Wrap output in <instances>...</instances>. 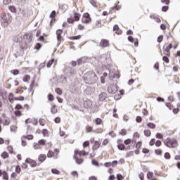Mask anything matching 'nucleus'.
Returning <instances> with one entry per match:
<instances>
[{"label":"nucleus","instance_id":"1","mask_svg":"<svg viewBox=\"0 0 180 180\" xmlns=\"http://www.w3.org/2000/svg\"><path fill=\"white\" fill-rule=\"evenodd\" d=\"M84 81L88 85H92V84H96L98 77L94 71H89L84 75Z\"/></svg>","mask_w":180,"mask_h":180},{"label":"nucleus","instance_id":"2","mask_svg":"<svg viewBox=\"0 0 180 180\" xmlns=\"http://www.w3.org/2000/svg\"><path fill=\"white\" fill-rule=\"evenodd\" d=\"M165 146H167V147H169V148H174L176 147V140L174 139H169L167 138L166 140L164 141Z\"/></svg>","mask_w":180,"mask_h":180},{"label":"nucleus","instance_id":"3","mask_svg":"<svg viewBox=\"0 0 180 180\" xmlns=\"http://www.w3.org/2000/svg\"><path fill=\"white\" fill-rule=\"evenodd\" d=\"M96 61L98 63V70H102L103 65H105V63H106V57L105 56H101L100 57L96 58Z\"/></svg>","mask_w":180,"mask_h":180},{"label":"nucleus","instance_id":"4","mask_svg":"<svg viewBox=\"0 0 180 180\" xmlns=\"http://www.w3.org/2000/svg\"><path fill=\"white\" fill-rule=\"evenodd\" d=\"M108 92L109 94H111L112 95L116 94V92H117V84H109L108 87Z\"/></svg>","mask_w":180,"mask_h":180},{"label":"nucleus","instance_id":"5","mask_svg":"<svg viewBox=\"0 0 180 180\" xmlns=\"http://www.w3.org/2000/svg\"><path fill=\"white\" fill-rule=\"evenodd\" d=\"M91 15H89V13H84L83 18L82 19V23L88 24L91 22Z\"/></svg>","mask_w":180,"mask_h":180},{"label":"nucleus","instance_id":"6","mask_svg":"<svg viewBox=\"0 0 180 180\" xmlns=\"http://www.w3.org/2000/svg\"><path fill=\"white\" fill-rule=\"evenodd\" d=\"M74 69H72L71 67H68L65 69V74L68 75V77H72L74 75Z\"/></svg>","mask_w":180,"mask_h":180},{"label":"nucleus","instance_id":"7","mask_svg":"<svg viewBox=\"0 0 180 180\" xmlns=\"http://www.w3.org/2000/svg\"><path fill=\"white\" fill-rule=\"evenodd\" d=\"M25 162H27V164H30V166L34 168V167L37 166V163H36V161L30 159V158H27L25 160Z\"/></svg>","mask_w":180,"mask_h":180},{"label":"nucleus","instance_id":"8","mask_svg":"<svg viewBox=\"0 0 180 180\" xmlns=\"http://www.w3.org/2000/svg\"><path fill=\"white\" fill-rule=\"evenodd\" d=\"M100 47H109V41L108 39H102L99 44Z\"/></svg>","mask_w":180,"mask_h":180},{"label":"nucleus","instance_id":"9","mask_svg":"<svg viewBox=\"0 0 180 180\" xmlns=\"http://www.w3.org/2000/svg\"><path fill=\"white\" fill-rule=\"evenodd\" d=\"M85 92L86 94V95H92L94 94V92H95V89L91 86H88Z\"/></svg>","mask_w":180,"mask_h":180},{"label":"nucleus","instance_id":"10","mask_svg":"<svg viewBox=\"0 0 180 180\" xmlns=\"http://www.w3.org/2000/svg\"><path fill=\"white\" fill-rule=\"evenodd\" d=\"M86 60H88V58L86 56H84L79 59L77 60V64L78 65H81V64H83L84 63H86Z\"/></svg>","mask_w":180,"mask_h":180},{"label":"nucleus","instance_id":"11","mask_svg":"<svg viewBox=\"0 0 180 180\" xmlns=\"http://www.w3.org/2000/svg\"><path fill=\"white\" fill-rule=\"evenodd\" d=\"M98 98H99V101H101V102H103V101H105V99H106V98H108V96L106 95V93L103 92L98 96Z\"/></svg>","mask_w":180,"mask_h":180},{"label":"nucleus","instance_id":"12","mask_svg":"<svg viewBox=\"0 0 180 180\" xmlns=\"http://www.w3.org/2000/svg\"><path fill=\"white\" fill-rule=\"evenodd\" d=\"M113 31L115 32L116 34H122V30H120L117 25H114Z\"/></svg>","mask_w":180,"mask_h":180},{"label":"nucleus","instance_id":"13","mask_svg":"<svg viewBox=\"0 0 180 180\" xmlns=\"http://www.w3.org/2000/svg\"><path fill=\"white\" fill-rule=\"evenodd\" d=\"M74 160H75L76 164H78L79 165H81L82 162H84V159L82 158H78L76 155L73 156Z\"/></svg>","mask_w":180,"mask_h":180},{"label":"nucleus","instance_id":"14","mask_svg":"<svg viewBox=\"0 0 180 180\" xmlns=\"http://www.w3.org/2000/svg\"><path fill=\"white\" fill-rule=\"evenodd\" d=\"M56 34H57V40L58 41H60V40H61V34H63V30H58L56 31Z\"/></svg>","mask_w":180,"mask_h":180},{"label":"nucleus","instance_id":"15","mask_svg":"<svg viewBox=\"0 0 180 180\" xmlns=\"http://www.w3.org/2000/svg\"><path fill=\"white\" fill-rule=\"evenodd\" d=\"M3 20L1 21L2 26H4V27H6L8 25H9V20L5 19V18H2Z\"/></svg>","mask_w":180,"mask_h":180},{"label":"nucleus","instance_id":"16","mask_svg":"<svg viewBox=\"0 0 180 180\" xmlns=\"http://www.w3.org/2000/svg\"><path fill=\"white\" fill-rule=\"evenodd\" d=\"M163 52L164 56H166V57H169L171 56V52L165 49V46H163Z\"/></svg>","mask_w":180,"mask_h":180},{"label":"nucleus","instance_id":"17","mask_svg":"<svg viewBox=\"0 0 180 180\" xmlns=\"http://www.w3.org/2000/svg\"><path fill=\"white\" fill-rule=\"evenodd\" d=\"M99 147H101V143L98 141H96L94 143V145L92 148V150H98V148H99Z\"/></svg>","mask_w":180,"mask_h":180},{"label":"nucleus","instance_id":"18","mask_svg":"<svg viewBox=\"0 0 180 180\" xmlns=\"http://www.w3.org/2000/svg\"><path fill=\"white\" fill-rule=\"evenodd\" d=\"M38 160L39 162H44V161H46V155L44 154L39 155Z\"/></svg>","mask_w":180,"mask_h":180},{"label":"nucleus","instance_id":"19","mask_svg":"<svg viewBox=\"0 0 180 180\" xmlns=\"http://www.w3.org/2000/svg\"><path fill=\"white\" fill-rule=\"evenodd\" d=\"M8 9L12 13H16V7L15 6H9Z\"/></svg>","mask_w":180,"mask_h":180},{"label":"nucleus","instance_id":"20","mask_svg":"<svg viewBox=\"0 0 180 180\" xmlns=\"http://www.w3.org/2000/svg\"><path fill=\"white\" fill-rule=\"evenodd\" d=\"M74 18L76 22H78L79 20V18H81V14L78 13H75Z\"/></svg>","mask_w":180,"mask_h":180},{"label":"nucleus","instance_id":"21","mask_svg":"<svg viewBox=\"0 0 180 180\" xmlns=\"http://www.w3.org/2000/svg\"><path fill=\"white\" fill-rule=\"evenodd\" d=\"M117 148L120 151H123V150H126V146H124V144L121 143V144L117 146Z\"/></svg>","mask_w":180,"mask_h":180},{"label":"nucleus","instance_id":"22","mask_svg":"<svg viewBox=\"0 0 180 180\" xmlns=\"http://www.w3.org/2000/svg\"><path fill=\"white\" fill-rule=\"evenodd\" d=\"M1 157L2 158H4V160H6V158H8V157H9V154L8 153V152L4 151L1 153Z\"/></svg>","mask_w":180,"mask_h":180},{"label":"nucleus","instance_id":"23","mask_svg":"<svg viewBox=\"0 0 180 180\" xmlns=\"http://www.w3.org/2000/svg\"><path fill=\"white\" fill-rule=\"evenodd\" d=\"M143 133L146 137H150V136H151V131L148 129L144 130Z\"/></svg>","mask_w":180,"mask_h":180},{"label":"nucleus","instance_id":"24","mask_svg":"<svg viewBox=\"0 0 180 180\" xmlns=\"http://www.w3.org/2000/svg\"><path fill=\"white\" fill-rule=\"evenodd\" d=\"M148 127H149V129H155V124L153 123V122H148L147 124Z\"/></svg>","mask_w":180,"mask_h":180},{"label":"nucleus","instance_id":"25","mask_svg":"<svg viewBox=\"0 0 180 180\" xmlns=\"http://www.w3.org/2000/svg\"><path fill=\"white\" fill-rule=\"evenodd\" d=\"M30 79V76L28 75H26L24 76L22 81L23 82H27V81H29Z\"/></svg>","mask_w":180,"mask_h":180},{"label":"nucleus","instance_id":"26","mask_svg":"<svg viewBox=\"0 0 180 180\" xmlns=\"http://www.w3.org/2000/svg\"><path fill=\"white\" fill-rule=\"evenodd\" d=\"M3 179H5V180L9 179L8 176V172H6V171L3 172Z\"/></svg>","mask_w":180,"mask_h":180},{"label":"nucleus","instance_id":"27","mask_svg":"<svg viewBox=\"0 0 180 180\" xmlns=\"http://www.w3.org/2000/svg\"><path fill=\"white\" fill-rule=\"evenodd\" d=\"M55 92L58 94V95H63V90H61V89L60 88H56L55 89Z\"/></svg>","mask_w":180,"mask_h":180},{"label":"nucleus","instance_id":"28","mask_svg":"<svg viewBox=\"0 0 180 180\" xmlns=\"http://www.w3.org/2000/svg\"><path fill=\"white\" fill-rule=\"evenodd\" d=\"M119 134L121 136H126V134H127V130L122 129L121 131H120Z\"/></svg>","mask_w":180,"mask_h":180},{"label":"nucleus","instance_id":"29","mask_svg":"<svg viewBox=\"0 0 180 180\" xmlns=\"http://www.w3.org/2000/svg\"><path fill=\"white\" fill-rule=\"evenodd\" d=\"M52 174H54L55 175H60V171L57 169H51Z\"/></svg>","mask_w":180,"mask_h":180},{"label":"nucleus","instance_id":"30","mask_svg":"<svg viewBox=\"0 0 180 180\" xmlns=\"http://www.w3.org/2000/svg\"><path fill=\"white\" fill-rule=\"evenodd\" d=\"M110 75V79H113V78H120V76L119 75H112V74H109Z\"/></svg>","mask_w":180,"mask_h":180},{"label":"nucleus","instance_id":"31","mask_svg":"<svg viewBox=\"0 0 180 180\" xmlns=\"http://www.w3.org/2000/svg\"><path fill=\"white\" fill-rule=\"evenodd\" d=\"M48 100L50 102H53V101H54V96H53V94H50L48 95Z\"/></svg>","mask_w":180,"mask_h":180},{"label":"nucleus","instance_id":"32","mask_svg":"<svg viewBox=\"0 0 180 180\" xmlns=\"http://www.w3.org/2000/svg\"><path fill=\"white\" fill-rule=\"evenodd\" d=\"M70 39V40H79V39H81V35L71 37Z\"/></svg>","mask_w":180,"mask_h":180},{"label":"nucleus","instance_id":"33","mask_svg":"<svg viewBox=\"0 0 180 180\" xmlns=\"http://www.w3.org/2000/svg\"><path fill=\"white\" fill-rule=\"evenodd\" d=\"M53 155H54V152H53L52 150H49L47 153L48 158H51V157H53Z\"/></svg>","mask_w":180,"mask_h":180},{"label":"nucleus","instance_id":"34","mask_svg":"<svg viewBox=\"0 0 180 180\" xmlns=\"http://www.w3.org/2000/svg\"><path fill=\"white\" fill-rule=\"evenodd\" d=\"M51 112L53 113V115H55V113L57 112V110H56V105H52L51 108Z\"/></svg>","mask_w":180,"mask_h":180},{"label":"nucleus","instance_id":"35","mask_svg":"<svg viewBox=\"0 0 180 180\" xmlns=\"http://www.w3.org/2000/svg\"><path fill=\"white\" fill-rule=\"evenodd\" d=\"M53 63H54V60L51 59V60H49L46 65L47 68H50V67L53 65Z\"/></svg>","mask_w":180,"mask_h":180},{"label":"nucleus","instance_id":"36","mask_svg":"<svg viewBox=\"0 0 180 180\" xmlns=\"http://www.w3.org/2000/svg\"><path fill=\"white\" fill-rule=\"evenodd\" d=\"M61 9H62L63 12H65V11H67V9H68V6H67V4H63L61 6Z\"/></svg>","mask_w":180,"mask_h":180},{"label":"nucleus","instance_id":"37","mask_svg":"<svg viewBox=\"0 0 180 180\" xmlns=\"http://www.w3.org/2000/svg\"><path fill=\"white\" fill-rule=\"evenodd\" d=\"M15 101H25V97L23 96H20V97H15Z\"/></svg>","mask_w":180,"mask_h":180},{"label":"nucleus","instance_id":"38","mask_svg":"<svg viewBox=\"0 0 180 180\" xmlns=\"http://www.w3.org/2000/svg\"><path fill=\"white\" fill-rule=\"evenodd\" d=\"M62 84H67V77L62 76L60 77Z\"/></svg>","mask_w":180,"mask_h":180},{"label":"nucleus","instance_id":"39","mask_svg":"<svg viewBox=\"0 0 180 180\" xmlns=\"http://www.w3.org/2000/svg\"><path fill=\"white\" fill-rule=\"evenodd\" d=\"M156 139H163L164 138V135H162V134L161 133H157L155 135Z\"/></svg>","mask_w":180,"mask_h":180},{"label":"nucleus","instance_id":"40","mask_svg":"<svg viewBox=\"0 0 180 180\" xmlns=\"http://www.w3.org/2000/svg\"><path fill=\"white\" fill-rule=\"evenodd\" d=\"M49 18H51V19H54V18H56V11H53L51 13Z\"/></svg>","mask_w":180,"mask_h":180},{"label":"nucleus","instance_id":"41","mask_svg":"<svg viewBox=\"0 0 180 180\" xmlns=\"http://www.w3.org/2000/svg\"><path fill=\"white\" fill-rule=\"evenodd\" d=\"M124 143L126 146H129V144L131 143V139H126L125 141H124Z\"/></svg>","mask_w":180,"mask_h":180},{"label":"nucleus","instance_id":"42","mask_svg":"<svg viewBox=\"0 0 180 180\" xmlns=\"http://www.w3.org/2000/svg\"><path fill=\"white\" fill-rule=\"evenodd\" d=\"M11 72L13 74V75H18L19 74V70L15 69L11 70Z\"/></svg>","mask_w":180,"mask_h":180},{"label":"nucleus","instance_id":"43","mask_svg":"<svg viewBox=\"0 0 180 180\" xmlns=\"http://www.w3.org/2000/svg\"><path fill=\"white\" fill-rule=\"evenodd\" d=\"M153 176H154V173H153L151 172H148L147 174V178L148 179H150V178H153Z\"/></svg>","mask_w":180,"mask_h":180},{"label":"nucleus","instance_id":"44","mask_svg":"<svg viewBox=\"0 0 180 180\" xmlns=\"http://www.w3.org/2000/svg\"><path fill=\"white\" fill-rule=\"evenodd\" d=\"M162 60L165 63H166V64H168L169 63V59L167 56H163Z\"/></svg>","mask_w":180,"mask_h":180},{"label":"nucleus","instance_id":"45","mask_svg":"<svg viewBox=\"0 0 180 180\" xmlns=\"http://www.w3.org/2000/svg\"><path fill=\"white\" fill-rule=\"evenodd\" d=\"M165 160H169V158H171V155L169 154V153L167 152L165 153Z\"/></svg>","mask_w":180,"mask_h":180},{"label":"nucleus","instance_id":"46","mask_svg":"<svg viewBox=\"0 0 180 180\" xmlns=\"http://www.w3.org/2000/svg\"><path fill=\"white\" fill-rule=\"evenodd\" d=\"M91 164L93 165H95L96 167H99V162H98V161H96V160H92Z\"/></svg>","mask_w":180,"mask_h":180},{"label":"nucleus","instance_id":"47","mask_svg":"<svg viewBox=\"0 0 180 180\" xmlns=\"http://www.w3.org/2000/svg\"><path fill=\"white\" fill-rule=\"evenodd\" d=\"M96 124H101L102 123V120L101 118H96L95 120Z\"/></svg>","mask_w":180,"mask_h":180},{"label":"nucleus","instance_id":"48","mask_svg":"<svg viewBox=\"0 0 180 180\" xmlns=\"http://www.w3.org/2000/svg\"><path fill=\"white\" fill-rule=\"evenodd\" d=\"M35 50H40L41 49V44L37 43L34 47Z\"/></svg>","mask_w":180,"mask_h":180},{"label":"nucleus","instance_id":"49","mask_svg":"<svg viewBox=\"0 0 180 180\" xmlns=\"http://www.w3.org/2000/svg\"><path fill=\"white\" fill-rule=\"evenodd\" d=\"M15 109L17 110H20V109H23V107L20 104H17L15 107Z\"/></svg>","mask_w":180,"mask_h":180},{"label":"nucleus","instance_id":"50","mask_svg":"<svg viewBox=\"0 0 180 180\" xmlns=\"http://www.w3.org/2000/svg\"><path fill=\"white\" fill-rule=\"evenodd\" d=\"M163 39H164V36L162 35L159 36L157 39L158 43H161Z\"/></svg>","mask_w":180,"mask_h":180},{"label":"nucleus","instance_id":"51","mask_svg":"<svg viewBox=\"0 0 180 180\" xmlns=\"http://www.w3.org/2000/svg\"><path fill=\"white\" fill-rule=\"evenodd\" d=\"M40 146H44L46 144V141L44 139H41L38 141Z\"/></svg>","mask_w":180,"mask_h":180},{"label":"nucleus","instance_id":"52","mask_svg":"<svg viewBox=\"0 0 180 180\" xmlns=\"http://www.w3.org/2000/svg\"><path fill=\"white\" fill-rule=\"evenodd\" d=\"M155 153L157 155H161V154H162V150H161V149H158L155 150Z\"/></svg>","mask_w":180,"mask_h":180},{"label":"nucleus","instance_id":"53","mask_svg":"<svg viewBox=\"0 0 180 180\" xmlns=\"http://www.w3.org/2000/svg\"><path fill=\"white\" fill-rule=\"evenodd\" d=\"M42 134H44V136L46 137L47 134H49V131L46 129H44L42 130Z\"/></svg>","mask_w":180,"mask_h":180},{"label":"nucleus","instance_id":"54","mask_svg":"<svg viewBox=\"0 0 180 180\" xmlns=\"http://www.w3.org/2000/svg\"><path fill=\"white\" fill-rule=\"evenodd\" d=\"M136 120L137 123H141L143 118H141V116H137Z\"/></svg>","mask_w":180,"mask_h":180},{"label":"nucleus","instance_id":"55","mask_svg":"<svg viewBox=\"0 0 180 180\" xmlns=\"http://www.w3.org/2000/svg\"><path fill=\"white\" fill-rule=\"evenodd\" d=\"M155 144V139H152L149 142L150 146H154Z\"/></svg>","mask_w":180,"mask_h":180},{"label":"nucleus","instance_id":"56","mask_svg":"<svg viewBox=\"0 0 180 180\" xmlns=\"http://www.w3.org/2000/svg\"><path fill=\"white\" fill-rule=\"evenodd\" d=\"M51 81H52L53 84H57L58 82V78L53 77Z\"/></svg>","mask_w":180,"mask_h":180},{"label":"nucleus","instance_id":"57","mask_svg":"<svg viewBox=\"0 0 180 180\" xmlns=\"http://www.w3.org/2000/svg\"><path fill=\"white\" fill-rule=\"evenodd\" d=\"M88 154H89V153H86L85 150L80 151V155L85 156V155H88Z\"/></svg>","mask_w":180,"mask_h":180},{"label":"nucleus","instance_id":"58","mask_svg":"<svg viewBox=\"0 0 180 180\" xmlns=\"http://www.w3.org/2000/svg\"><path fill=\"white\" fill-rule=\"evenodd\" d=\"M88 146H89V141H86L83 143V147L84 148H85V147H88Z\"/></svg>","mask_w":180,"mask_h":180},{"label":"nucleus","instance_id":"59","mask_svg":"<svg viewBox=\"0 0 180 180\" xmlns=\"http://www.w3.org/2000/svg\"><path fill=\"white\" fill-rule=\"evenodd\" d=\"M168 9H169L168 6H164L162 8V12H167V11H168Z\"/></svg>","mask_w":180,"mask_h":180},{"label":"nucleus","instance_id":"60","mask_svg":"<svg viewBox=\"0 0 180 180\" xmlns=\"http://www.w3.org/2000/svg\"><path fill=\"white\" fill-rule=\"evenodd\" d=\"M161 144H162V143H161V141H160V140H158V141L155 142V146H156V147H161Z\"/></svg>","mask_w":180,"mask_h":180},{"label":"nucleus","instance_id":"61","mask_svg":"<svg viewBox=\"0 0 180 180\" xmlns=\"http://www.w3.org/2000/svg\"><path fill=\"white\" fill-rule=\"evenodd\" d=\"M139 179H140L141 180H144V173L141 172V173L139 174Z\"/></svg>","mask_w":180,"mask_h":180},{"label":"nucleus","instance_id":"62","mask_svg":"<svg viewBox=\"0 0 180 180\" xmlns=\"http://www.w3.org/2000/svg\"><path fill=\"white\" fill-rule=\"evenodd\" d=\"M15 116H22V112H20V110H17L15 112Z\"/></svg>","mask_w":180,"mask_h":180},{"label":"nucleus","instance_id":"63","mask_svg":"<svg viewBox=\"0 0 180 180\" xmlns=\"http://www.w3.org/2000/svg\"><path fill=\"white\" fill-rule=\"evenodd\" d=\"M68 23H70V24L74 23V20L72 18H68Z\"/></svg>","mask_w":180,"mask_h":180},{"label":"nucleus","instance_id":"64","mask_svg":"<svg viewBox=\"0 0 180 180\" xmlns=\"http://www.w3.org/2000/svg\"><path fill=\"white\" fill-rule=\"evenodd\" d=\"M117 180H123V176H122V174H118L117 175Z\"/></svg>","mask_w":180,"mask_h":180}]
</instances>
